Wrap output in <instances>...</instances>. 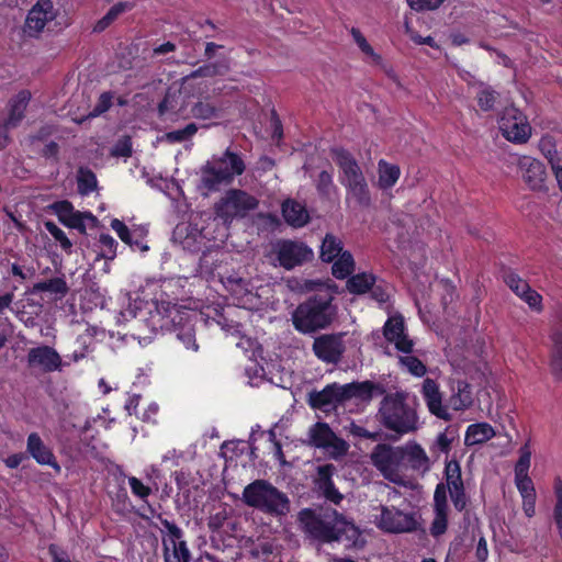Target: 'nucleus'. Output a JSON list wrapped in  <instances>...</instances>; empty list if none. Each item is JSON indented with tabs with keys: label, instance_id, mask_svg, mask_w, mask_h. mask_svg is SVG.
Masks as SVG:
<instances>
[{
	"label": "nucleus",
	"instance_id": "46",
	"mask_svg": "<svg viewBox=\"0 0 562 562\" xmlns=\"http://www.w3.org/2000/svg\"><path fill=\"white\" fill-rule=\"evenodd\" d=\"M47 232L60 244V247L66 252H71L72 243L66 236L63 229H60L55 223L47 221L44 223Z\"/></svg>",
	"mask_w": 562,
	"mask_h": 562
},
{
	"label": "nucleus",
	"instance_id": "17",
	"mask_svg": "<svg viewBox=\"0 0 562 562\" xmlns=\"http://www.w3.org/2000/svg\"><path fill=\"white\" fill-rule=\"evenodd\" d=\"M383 334L387 341L394 344L402 353L413 352L414 342L405 334V325L402 316L390 317L384 327Z\"/></svg>",
	"mask_w": 562,
	"mask_h": 562
},
{
	"label": "nucleus",
	"instance_id": "56",
	"mask_svg": "<svg viewBox=\"0 0 562 562\" xmlns=\"http://www.w3.org/2000/svg\"><path fill=\"white\" fill-rule=\"evenodd\" d=\"M517 296L525 301L530 308L538 312L542 310V297L537 291L532 290L531 288L526 292L524 291L522 294H518Z\"/></svg>",
	"mask_w": 562,
	"mask_h": 562
},
{
	"label": "nucleus",
	"instance_id": "57",
	"mask_svg": "<svg viewBox=\"0 0 562 562\" xmlns=\"http://www.w3.org/2000/svg\"><path fill=\"white\" fill-rule=\"evenodd\" d=\"M177 338L183 342V345L188 349H192L193 351H196L199 346L195 342V335L194 330L191 327H183L179 330L177 334Z\"/></svg>",
	"mask_w": 562,
	"mask_h": 562
},
{
	"label": "nucleus",
	"instance_id": "29",
	"mask_svg": "<svg viewBox=\"0 0 562 562\" xmlns=\"http://www.w3.org/2000/svg\"><path fill=\"white\" fill-rule=\"evenodd\" d=\"M191 114L199 120L220 119L222 116V108L213 104L207 98L198 101L191 108Z\"/></svg>",
	"mask_w": 562,
	"mask_h": 562
},
{
	"label": "nucleus",
	"instance_id": "61",
	"mask_svg": "<svg viewBox=\"0 0 562 562\" xmlns=\"http://www.w3.org/2000/svg\"><path fill=\"white\" fill-rule=\"evenodd\" d=\"M515 482L521 497L536 495L533 483L529 476L515 477Z\"/></svg>",
	"mask_w": 562,
	"mask_h": 562
},
{
	"label": "nucleus",
	"instance_id": "2",
	"mask_svg": "<svg viewBox=\"0 0 562 562\" xmlns=\"http://www.w3.org/2000/svg\"><path fill=\"white\" fill-rule=\"evenodd\" d=\"M243 502L272 517L286 516L291 510L288 495L267 480H255L245 486Z\"/></svg>",
	"mask_w": 562,
	"mask_h": 562
},
{
	"label": "nucleus",
	"instance_id": "31",
	"mask_svg": "<svg viewBox=\"0 0 562 562\" xmlns=\"http://www.w3.org/2000/svg\"><path fill=\"white\" fill-rule=\"evenodd\" d=\"M341 252V240L333 234H326L321 247V259L325 262H331Z\"/></svg>",
	"mask_w": 562,
	"mask_h": 562
},
{
	"label": "nucleus",
	"instance_id": "33",
	"mask_svg": "<svg viewBox=\"0 0 562 562\" xmlns=\"http://www.w3.org/2000/svg\"><path fill=\"white\" fill-rule=\"evenodd\" d=\"M69 291V288L63 278H54L46 281L37 282L33 285L32 292H50L64 297Z\"/></svg>",
	"mask_w": 562,
	"mask_h": 562
},
{
	"label": "nucleus",
	"instance_id": "59",
	"mask_svg": "<svg viewBox=\"0 0 562 562\" xmlns=\"http://www.w3.org/2000/svg\"><path fill=\"white\" fill-rule=\"evenodd\" d=\"M227 518V510L223 508L210 516L207 526L212 531H218L224 526Z\"/></svg>",
	"mask_w": 562,
	"mask_h": 562
},
{
	"label": "nucleus",
	"instance_id": "11",
	"mask_svg": "<svg viewBox=\"0 0 562 562\" xmlns=\"http://www.w3.org/2000/svg\"><path fill=\"white\" fill-rule=\"evenodd\" d=\"M58 15L52 0H38L29 11L24 33L31 37H37Z\"/></svg>",
	"mask_w": 562,
	"mask_h": 562
},
{
	"label": "nucleus",
	"instance_id": "36",
	"mask_svg": "<svg viewBox=\"0 0 562 562\" xmlns=\"http://www.w3.org/2000/svg\"><path fill=\"white\" fill-rule=\"evenodd\" d=\"M375 283L373 274L358 273L347 281V289L350 293L363 294Z\"/></svg>",
	"mask_w": 562,
	"mask_h": 562
},
{
	"label": "nucleus",
	"instance_id": "48",
	"mask_svg": "<svg viewBox=\"0 0 562 562\" xmlns=\"http://www.w3.org/2000/svg\"><path fill=\"white\" fill-rule=\"evenodd\" d=\"M539 147L541 153L548 159L550 166H554L555 164L562 160L557 151L555 144L551 137H542L540 139Z\"/></svg>",
	"mask_w": 562,
	"mask_h": 562
},
{
	"label": "nucleus",
	"instance_id": "40",
	"mask_svg": "<svg viewBox=\"0 0 562 562\" xmlns=\"http://www.w3.org/2000/svg\"><path fill=\"white\" fill-rule=\"evenodd\" d=\"M448 510L449 508H434V519L430 525V535L435 538L440 537L448 528Z\"/></svg>",
	"mask_w": 562,
	"mask_h": 562
},
{
	"label": "nucleus",
	"instance_id": "9",
	"mask_svg": "<svg viewBox=\"0 0 562 562\" xmlns=\"http://www.w3.org/2000/svg\"><path fill=\"white\" fill-rule=\"evenodd\" d=\"M498 124L503 136L509 142L522 144L531 135V127L526 115L514 106L504 110Z\"/></svg>",
	"mask_w": 562,
	"mask_h": 562
},
{
	"label": "nucleus",
	"instance_id": "22",
	"mask_svg": "<svg viewBox=\"0 0 562 562\" xmlns=\"http://www.w3.org/2000/svg\"><path fill=\"white\" fill-rule=\"evenodd\" d=\"M424 400L429 412L443 420H450L451 415L447 406L442 404V395L439 391L438 384L432 379H425L422 390Z\"/></svg>",
	"mask_w": 562,
	"mask_h": 562
},
{
	"label": "nucleus",
	"instance_id": "42",
	"mask_svg": "<svg viewBox=\"0 0 562 562\" xmlns=\"http://www.w3.org/2000/svg\"><path fill=\"white\" fill-rule=\"evenodd\" d=\"M97 188V178L94 173L85 168L78 171V191L81 194H88Z\"/></svg>",
	"mask_w": 562,
	"mask_h": 562
},
{
	"label": "nucleus",
	"instance_id": "53",
	"mask_svg": "<svg viewBox=\"0 0 562 562\" xmlns=\"http://www.w3.org/2000/svg\"><path fill=\"white\" fill-rule=\"evenodd\" d=\"M530 451L526 446L520 449V458L515 467V477L528 476V470L530 467Z\"/></svg>",
	"mask_w": 562,
	"mask_h": 562
},
{
	"label": "nucleus",
	"instance_id": "8",
	"mask_svg": "<svg viewBox=\"0 0 562 562\" xmlns=\"http://www.w3.org/2000/svg\"><path fill=\"white\" fill-rule=\"evenodd\" d=\"M346 333L322 334L315 337L312 350L315 357L326 364H337L346 351Z\"/></svg>",
	"mask_w": 562,
	"mask_h": 562
},
{
	"label": "nucleus",
	"instance_id": "5",
	"mask_svg": "<svg viewBox=\"0 0 562 562\" xmlns=\"http://www.w3.org/2000/svg\"><path fill=\"white\" fill-rule=\"evenodd\" d=\"M245 169L241 157L227 149L221 157H213L201 168V183L209 191H217L222 184H229Z\"/></svg>",
	"mask_w": 562,
	"mask_h": 562
},
{
	"label": "nucleus",
	"instance_id": "41",
	"mask_svg": "<svg viewBox=\"0 0 562 562\" xmlns=\"http://www.w3.org/2000/svg\"><path fill=\"white\" fill-rule=\"evenodd\" d=\"M498 99V93L491 87H482L476 93L479 106L483 111H491L494 109Z\"/></svg>",
	"mask_w": 562,
	"mask_h": 562
},
{
	"label": "nucleus",
	"instance_id": "15",
	"mask_svg": "<svg viewBox=\"0 0 562 562\" xmlns=\"http://www.w3.org/2000/svg\"><path fill=\"white\" fill-rule=\"evenodd\" d=\"M342 390L344 385L337 383L329 384L319 392L310 393L308 403L313 408L329 412L346 401Z\"/></svg>",
	"mask_w": 562,
	"mask_h": 562
},
{
	"label": "nucleus",
	"instance_id": "30",
	"mask_svg": "<svg viewBox=\"0 0 562 562\" xmlns=\"http://www.w3.org/2000/svg\"><path fill=\"white\" fill-rule=\"evenodd\" d=\"M344 186L359 205L368 206L370 204V192L364 177L347 182Z\"/></svg>",
	"mask_w": 562,
	"mask_h": 562
},
{
	"label": "nucleus",
	"instance_id": "3",
	"mask_svg": "<svg viewBox=\"0 0 562 562\" xmlns=\"http://www.w3.org/2000/svg\"><path fill=\"white\" fill-rule=\"evenodd\" d=\"M299 522L307 537L326 543L338 541L348 526L346 519L335 509L317 513L305 508L299 513Z\"/></svg>",
	"mask_w": 562,
	"mask_h": 562
},
{
	"label": "nucleus",
	"instance_id": "52",
	"mask_svg": "<svg viewBox=\"0 0 562 562\" xmlns=\"http://www.w3.org/2000/svg\"><path fill=\"white\" fill-rule=\"evenodd\" d=\"M554 492L557 497V503L553 510L554 521L562 535V480L557 479L554 481Z\"/></svg>",
	"mask_w": 562,
	"mask_h": 562
},
{
	"label": "nucleus",
	"instance_id": "51",
	"mask_svg": "<svg viewBox=\"0 0 562 562\" xmlns=\"http://www.w3.org/2000/svg\"><path fill=\"white\" fill-rule=\"evenodd\" d=\"M351 36L356 44L359 46L361 52L369 57H372L374 60H380V56L374 53L372 46L367 42L366 37L362 35L359 29L352 27L350 30Z\"/></svg>",
	"mask_w": 562,
	"mask_h": 562
},
{
	"label": "nucleus",
	"instance_id": "60",
	"mask_svg": "<svg viewBox=\"0 0 562 562\" xmlns=\"http://www.w3.org/2000/svg\"><path fill=\"white\" fill-rule=\"evenodd\" d=\"M447 491L448 487L445 483H439L436 486L434 494V508H449L447 501Z\"/></svg>",
	"mask_w": 562,
	"mask_h": 562
},
{
	"label": "nucleus",
	"instance_id": "6",
	"mask_svg": "<svg viewBox=\"0 0 562 562\" xmlns=\"http://www.w3.org/2000/svg\"><path fill=\"white\" fill-rule=\"evenodd\" d=\"M370 461L385 480L400 486L407 485L402 472L404 464L402 446L378 443L370 453Z\"/></svg>",
	"mask_w": 562,
	"mask_h": 562
},
{
	"label": "nucleus",
	"instance_id": "4",
	"mask_svg": "<svg viewBox=\"0 0 562 562\" xmlns=\"http://www.w3.org/2000/svg\"><path fill=\"white\" fill-rule=\"evenodd\" d=\"M329 295H315L299 304L292 313L294 328L302 334H313L327 328L336 316Z\"/></svg>",
	"mask_w": 562,
	"mask_h": 562
},
{
	"label": "nucleus",
	"instance_id": "13",
	"mask_svg": "<svg viewBox=\"0 0 562 562\" xmlns=\"http://www.w3.org/2000/svg\"><path fill=\"white\" fill-rule=\"evenodd\" d=\"M307 443L315 448L330 451L335 457L344 456L348 451V443L337 437L326 423H316L308 429Z\"/></svg>",
	"mask_w": 562,
	"mask_h": 562
},
{
	"label": "nucleus",
	"instance_id": "38",
	"mask_svg": "<svg viewBox=\"0 0 562 562\" xmlns=\"http://www.w3.org/2000/svg\"><path fill=\"white\" fill-rule=\"evenodd\" d=\"M355 269V260L349 251H344L334 262L331 270L337 279H345L352 273Z\"/></svg>",
	"mask_w": 562,
	"mask_h": 562
},
{
	"label": "nucleus",
	"instance_id": "62",
	"mask_svg": "<svg viewBox=\"0 0 562 562\" xmlns=\"http://www.w3.org/2000/svg\"><path fill=\"white\" fill-rule=\"evenodd\" d=\"M111 227L113 231L116 232L122 241L128 245L132 244L130 229L122 221L114 218L111 222Z\"/></svg>",
	"mask_w": 562,
	"mask_h": 562
},
{
	"label": "nucleus",
	"instance_id": "25",
	"mask_svg": "<svg viewBox=\"0 0 562 562\" xmlns=\"http://www.w3.org/2000/svg\"><path fill=\"white\" fill-rule=\"evenodd\" d=\"M344 392L346 401L352 397L368 401L371 400L374 395L384 394L385 390L383 386L371 381H363L344 384L342 393Z\"/></svg>",
	"mask_w": 562,
	"mask_h": 562
},
{
	"label": "nucleus",
	"instance_id": "26",
	"mask_svg": "<svg viewBox=\"0 0 562 562\" xmlns=\"http://www.w3.org/2000/svg\"><path fill=\"white\" fill-rule=\"evenodd\" d=\"M31 100V92L20 91L9 103V116L5 120L7 127H16L24 117L25 110Z\"/></svg>",
	"mask_w": 562,
	"mask_h": 562
},
{
	"label": "nucleus",
	"instance_id": "27",
	"mask_svg": "<svg viewBox=\"0 0 562 562\" xmlns=\"http://www.w3.org/2000/svg\"><path fill=\"white\" fill-rule=\"evenodd\" d=\"M282 215L285 222L293 227H303L310 221L305 206L294 200L283 202Z\"/></svg>",
	"mask_w": 562,
	"mask_h": 562
},
{
	"label": "nucleus",
	"instance_id": "24",
	"mask_svg": "<svg viewBox=\"0 0 562 562\" xmlns=\"http://www.w3.org/2000/svg\"><path fill=\"white\" fill-rule=\"evenodd\" d=\"M404 460L406 459L414 471L422 473L428 472L431 468V461L425 449L415 441H409L402 446Z\"/></svg>",
	"mask_w": 562,
	"mask_h": 562
},
{
	"label": "nucleus",
	"instance_id": "64",
	"mask_svg": "<svg viewBox=\"0 0 562 562\" xmlns=\"http://www.w3.org/2000/svg\"><path fill=\"white\" fill-rule=\"evenodd\" d=\"M551 371L557 379L562 380V350H552Z\"/></svg>",
	"mask_w": 562,
	"mask_h": 562
},
{
	"label": "nucleus",
	"instance_id": "47",
	"mask_svg": "<svg viewBox=\"0 0 562 562\" xmlns=\"http://www.w3.org/2000/svg\"><path fill=\"white\" fill-rule=\"evenodd\" d=\"M99 243L101 245L99 256L106 260H113L116 256V240L109 234H102Z\"/></svg>",
	"mask_w": 562,
	"mask_h": 562
},
{
	"label": "nucleus",
	"instance_id": "63",
	"mask_svg": "<svg viewBox=\"0 0 562 562\" xmlns=\"http://www.w3.org/2000/svg\"><path fill=\"white\" fill-rule=\"evenodd\" d=\"M451 501L453 503L454 508L458 512H462L467 506V496L464 493V487L458 488L457 491L449 492Z\"/></svg>",
	"mask_w": 562,
	"mask_h": 562
},
{
	"label": "nucleus",
	"instance_id": "34",
	"mask_svg": "<svg viewBox=\"0 0 562 562\" xmlns=\"http://www.w3.org/2000/svg\"><path fill=\"white\" fill-rule=\"evenodd\" d=\"M398 177L400 168L397 166L387 164L384 160L379 161V184L382 189L393 187Z\"/></svg>",
	"mask_w": 562,
	"mask_h": 562
},
{
	"label": "nucleus",
	"instance_id": "43",
	"mask_svg": "<svg viewBox=\"0 0 562 562\" xmlns=\"http://www.w3.org/2000/svg\"><path fill=\"white\" fill-rule=\"evenodd\" d=\"M315 186L319 195L329 198L336 189L333 181V173L327 170L319 172L315 180Z\"/></svg>",
	"mask_w": 562,
	"mask_h": 562
},
{
	"label": "nucleus",
	"instance_id": "45",
	"mask_svg": "<svg viewBox=\"0 0 562 562\" xmlns=\"http://www.w3.org/2000/svg\"><path fill=\"white\" fill-rule=\"evenodd\" d=\"M112 104V94L109 92H103L94 105L93 110L90 111L86 116L80 120H75L77 123H82L87 119L97 117L104 112H106Z\"/></svg>",
	"mask_w": 562,
	"mask_h": 562
},
{
	"label": "nucleus",
	"instance_id": "37",
	"mask_svg": "<svg viewBox=\"0 0 562 562\" xmlns=\"http://www.w3.org/2000/svg\"><path fill=\"white\" fill-rule=\"evenodd\" d=\"M446 486L449 492L457 491L458 488L464 487L461 468L458 461L451 460L446 463L445 468Z\"/></svg>",
	"mask_w": 562,
	"mask_h": 562
},
{
	"label": "nucleus",
	"instance_id": "7",
	"mask_svg": "<svg viewBox=\"0 0 562 562\" xmlns=\"http://www.w3.org/2000/svg\"><path fill=\"white\" fill-rule=\"evenodd\" d=\"M258 205L259 201L254 195L239 189H229L214 204V211L224 224H231L235 218L247 216Z\"/></svg>",
	"mask_w": 562,
	"mask_h": 562
},
{
	"label": "nucleus",
	"instance_id": "23",
	"mask_svg": "<svg viewBox=\"0 0 562 562\" xmlns=\"http://www.w3.org/2000/svg\"><path fill=\"white\" fill-rule=\"evenodd\" d=\"M27 453L42 465H49L57 472L60 471V465L56 461V458L37 432H31L26 441Z\"/></svg>",
	"mask_w": 562,
	"mask_h": 562
},
{
	"label": "nucleus",
	"instance_id": "10",
	"mask_svg": "<svg viewBox=\"0 0 562 562\" xmlns=\"http://www.w3.org/2000/svg\"><path fill=\"white\" fill-rule=\"evenodd\" d=\"M168 533L162 538V555L165 562H191V552L183 540L182 530L173 522L162 521Z\"/></svg>",
	"mask_w": 562,
	"mask_h": 562
},
{
	"label": "nucleus",
	"instance_id": "50",
	"mask_svg": "<svg viewBox=\"0 0 562 562\" xmlns=\"http://www.w3.org/2000/svg\"><path fill=\"white\" fill-rule=\"evenodd\" d=\"M205 77L224 76L229 71L231 65L227 58L203 65Z\"/></svg>",
	"mask_w": 562,
	"mask_h": 562
},
{
	"label": "nucleus",
	"instance_id": "44",
	"mask_svg": "<svg viewBox=\"0 0 562 562\" xmlns=\"http://www.w3.org/2000/svg\"><path fill=\"white\" fill-rule=\"evenodd\" d=\"M503 279L516 295L522 294L524 291L526 292L530 289L528 282L513 271L505 272Z\"/></svg>",
	"mask_w": 562,
	"mask_h": 562
},
{
	"label": "nucleus",
	"instance_id": "35",
	"mask_svg": "<svg viewBox=\"0 0 562 562\" xmlns=\"http://www.w3.org/2000/svg\"><path fill=\"white\" fill-rule=\"evenodd\" d=\"M456 439L457 431L454 429L447 428L445 431L437 436L436 440L431 445V454L438 458L440 453H448L451 450V445Z\"/></svg>",
	"mask_w": 562,
	"mask_h": 562
},
{
	"label": "nucleus",
	"instance_id": "54",
	"mask_svg": "<svg viewBox=\"0 0 562 562\" xmlns=\"http://www.w3.org/2000/svg\"><path fill=\"white\" fill-rule=\"evenodd\" d=\"M115 157H130L132 155V140L130 136L121 137L111 150Z\"/></svg>",
	"mask_w": 562,
	"mask_h": 562
},
{
	"label": "nucleus",
	"instance_id": "49",
	"mask_svg": "<svg viewBox=\"0 0 562 562\" xmlns=\"http://www.w3.org/2000/svg\"><path fill=\"white\" fill-rule=\"evenodd\" d=\"M196 131L198 126L194 123H190L184 128L167 133L165 137L170 143H181L191 138Z\"/></svg>",
	"mask_w": 562,
	"mask_h": 562
},
{
	"label": "nucleus",
	"instance_id": "18",
	"mask_svg": "<svg viewBox=\"0 0 562 562\" xmlns=\"http://www.w3.org/2000/svg\"><path fill=\"white\" fill-rule=\"evenodd\" d=\"M517 166L524 182L531 190H540L546 179V168L541 161L530 156L518 158Z\"/></svg>",
	"mask_w": 562,
	"mask_h": 562
},
{
	"label": "nucleus",
	"instance_id": "21",
	"mask_svg": "<svg viewBox=\"0 0 562 562\" xmlns=\"http://www.w3.org/2000/svg\"><path fill=\"white\" fill-rule=\"evenodd\" d=\"M330 153L333 160L341 171L340 182L342 184L364 177L357 160L348 150L336 147Z\"/></svg>",
	"mask_w": 562,
	"mask_h": 562
},
{
	"label": "nucleus",
	"instance_id": "19",
	"mask_svg": "<svg viewBox=\"0 0 562 562\" xmlns=\"http://www.w3.org/2000/svg\"><path fill=\"white\" fill-rule=\"evenodd\" d=\"M53 209L64 225L70 228H76L81 233L86 232V220L91 222L95 221V217L91 213H81L76 211L72 204L68 201L56 202L53 205Z\"/></svg>",
	"mask_w": 562,
	"mask_h": 562
},
{
	"label": "nucleus",
	"instance_id": "39",
	"mask_svg": "<svg viewBox=\"0 0 562 562\" xmlns=\"http://www.w3.org/2000/svg\"><path fill=\"white\" fill-rule=\"evenodd\" d=\"M398 362L402 368L415 376H423L427 371L426 366L412 352L401 355Z\"/></svg>",
	"mask_w": 562,
	"mask_h": 562
},
{
	"label": "nucleus",
	"instance_id": "12",
	"mask_svg": "<svg viewBox=\"0 0 562 562\" xmlns=\"http://www.w3.org/2000/svg\"><path fill=\"white\" fill-rule=\"evenodd\" d=\"M376 525L386 532L403 533L416 530L418 522L412 513H404L395 507L381 506Z\"/></svg>",
	"mask_w": 562,
	"mask_h": 562
},
{
	"label": "nucleus",
	"instance_id": "32",
	"mask_svg": "<svg viewBox=\"0 0 562 562\" xmlns=\"http://www.w3.org/2000/svg\"><path fill=\"white\" fill-rule=\"evenodd\" d=\"M450 404L456 411L465 409L472 404L471 389L467 382H457V390L450 397Z\"/></svg>",
	"mask_w": 562,
	"mask_h": 562
},
{
	"label": "nucleus",
	"instance_id": "16",
	"mask_svg": "<svg viewBox=\"0 0 562 562\" xmlns=\"http://www.w3.org/2000/svg\"><path fill=\"white\" fill-rule=\"evenodd\" d=\"M27 363L31 368H40L44 372H53L60 370L61 358L54 348L40 346L30 349Z\"/></svg>",
	"mask_w": 562,
	"mask_h": 562
},
{
	"label": "nucleus",
	"instance_id": "58",
	"mask_svg": "<svg viewBox=\"0 0 562 562\" xmlns=\"http://www.w3.org/2000/svg\"><path fill=\"white\" fill-rule=\"evenodd\" d=\"M128 484L133 494L142 499H145L151 493L150 487L144 485L143 482L135 476L128 479Z\"/></svg>",
	"mask_w": 562,
	"mask_h": 562
},
{
	"label": "nucleus",
	"instance_id": "14",
	"mask_svg": "<svg viewBox=\"0 0 562 562\" xmlns=\"http://www.w3.org/2000/svg\"><path fill=\"white\" fill-rule=\"evenodd\" d=\"M277 260L281 267L291 270L312 259V250L302 243L280 240L274 246Z\"/></svg>",
	"mask_w": 562,
	"mask_h": 562
},
{
	"label": "nucleus",
	"instance_id": "20",
	"mask_svg": "<svg viewBox=\"0 0 562 562\" xmlns=\"http://www.w3.org/2000/svg\"><path fill=\"white\" fill-rule=\"evenodd\" d=\"M337 472V469L334 464L327 463L319 465L317 468L316 477L314 480L315 485L318 492L328 501L334 504H339L344 496L335 487L333 483V475Z\"/></svg>",
	"mask_w": 562,
	"mask_h": 562
},
{
	"label": "nucleus",
	"instance_id": "55",
	"mask_svg": "<svg viewBox=\"0 0 562 562\" xmlns=\"http://www.w3.org/2000/svg\"><path fill=\"white\" fill-rule=\"evenodd\" d=\"M517 296L525 301L530 308L538 312L542 310V297L537 291L532 290L531 288L526 292L524 291L522 294H518Z\"/></svg>",
	"mask_w": 562,
	"mask_h": 562
},
{
	"label": "nucleus",
	"instance_id": "1",
	"mask_svg": "<svg viewBox=\"0 0 562 562\" xmlns=\"http://www.w3.org/2000/svg\"><path fill=\"white\" fill-rule=\"evenodd\" d=\"M378 418L384 428L400 437L413 434L419 428L417 411L408 402V394L403 391L384 395L380 403Z\"/></svg>",
	"mask_w": 562,
	"mask_h": 562
},
{
	"label": "nucleus",
	"instance_id": "28",
	"mask_svg": "<svg viewBox=\"0 0 562 562\" xmlns=\"http://www.w3.org/2000/svg\"><path fill=\"white\" fill-rule=\"evenodd\" d=\"M493 427L486 423L473 424L468 427L464 442L467 446L483 443L494 437Z\"/></svg>",
	"mask_w": 562,
	"mask_h": 562
}]
</instances>
